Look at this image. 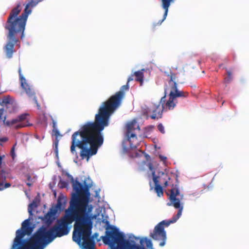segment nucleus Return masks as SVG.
I'll use <instances>...</instances> for the list:
<instances>
[{
    "label": "nucleus",
    "instance_id": "21",
    "mask_svg": "<svg viewBox=\"0 0 249 249\" xmlns=\"http://www.w3.org/2000/svg\"><path fill=\"white\" fill-rule=\"evenodd\" d=\"M158 128L161 133L164 134L165 133L164 126L161 124H158Z\"/></svg>",
    "mask_w": 249,
    "mask_h": 249
},
{
    "label": "nucleus",
    "instance_id": "10",
    "mask_svg": "<svg viewBox=\"0 0 249 249\" xmlns=\"http://www.w3.org/2000/svg\"><path fill=\"white\" fill-rule=\"evenodd\" d=\"M159 102L157 104H152L147 110L145 111V114L147 115V118L148 117V114L151 113L150 117L153 120H158L161 118L162 116L163 110L164 109V105Z\"/></svg>",
    "mask_w": 249,
    "mask_h": 249
},
{
    "label": "nucleus",
    "instance_id": "33",
    "mask_svg": "<svg viewBox=\"0 0 249 249\" xmlns=\"http://www.w3.org/2000/svg\"><path fill=\"white\" fill-rule=\"evenodd\" d=\"M61 184L62 185V186H61L62 188H64V187H66V183L65 182H64V181L61 182Z\"/></svg>",
    "mask_w": 249,
    "mask_h": 249
},
{
    "label": "nucleus",
    "instance_id": "3",
    "mask_svg": "<svg viewBox=\"0 0 249 249\" xmlns=\"http://www.w3.org/2000/svg\"><path fill=\"white\" fill-rule=\"evenodd\" d=\"M42 0H30L26 4L23 12L19 16L22 10L20 3L13 8L9 13L7 20L4 26L5 30L8 31L7 35V41L3 47V51L7 58L10 59L13 57L16 52L14 46L19 42V38L24 37V32L26 21L32 10L30 8L35 7Z\"/></svg>",
    "mask_w": 249,
    "mask_h": 249
},
{
    "label": "nucleus",
    "instance_id": "11",
    "mask_svg": "<svg viewBox=\"0 0 249 249\" xmlns=\"http://www.w3.org/2000/svg\"><path fill=\"white\" fill-rule=\"evenodd\" d=\"M140 130L139 125L135 120H133L127 124L126 135L128 138L131 146L132 145L131 139H137L136 134L135 131L136 130L139 131Z\"/></svg>",
    "mask_w": 249,
    "mask_h": 249
},
{
    "label": "nucleus",
    "instance_id": "40",
    "mask_svg": "<svg viewBox=\"0 0 249 249\" xmlns=\"http://www.w3.org/2000/svg\"><path fill=\"white\" fill-rule=\"evenodd\" d=\"M0 103H1V102H0Z\"/></svg>",
    "mask_w": 249,
    "mask_h": 249
},
{
    "label": "nucleus",
    "instance_id": "16",
    "mask_svg": "<svg viewBox=\"0 0 249 249\" xmlns=\"http://www.w3.org/2000/svg\"><path fill=\"white\" fill-rule=\"evenodd\" d=\"M144 70L142 69L141 71H137L134 72V75L135 76V80L139 82L142 86L143 81V71Z\"/></svg>",
    "mask_w": 249,
    "mask_h": 249
},
{
    "label": "nucleus",
    "instance_id": "20",
    "mask_svg": "<svg viewBox=\"0 0 249 249\" xmlns=\"http://www.w3.org/2000/svg\"><path fill=\"white\" fill-rule=\"evenodd\" d=\"M37 207V204L35 202H33L32 203H30L28 206V213H29L30 215L32 214V211L33 208Z\"/></svg>",
    "mask_w": 249,
    "mask_h": 249
},
{
    "label": "nucleus",
    "instance_id": "28",
    "mask_svg": "<svg viewBox=\"0 0 249 249\" xmlns=\"http://www.w3.org/2000/svg\"><path fill=\"white\" fill-rule=\"evenodd\" d=\"M5 158V155L0 156V167H1V165L2 163V160Z\"/></svg>",
    "mask_w": 249,
    "mask_h": 249
},
{
    "label": "nucleus",
    "instance_id": "32",
    "mask_svg": "<svg viewBox=\"0 0 249 249\" xmlns=\"http://www.w3.org/2000/svg\"><path fill=\"white\" fill-rule=\"evenodd\" d=\"M4 189V187H3V184L2 182H0V190H2Z\"/></svg>",
    "mask_w": 249,
    "mask_h": 249
},
{
    "label": "nucleus",
    "instance_id": "26",
    "mask_svg": "<svg viewBox=\"0 0 249 249\" xmlns=\"http://www.w3.org/2000/svg\"><path fill=\"white\" fill-rule=\"evenodd\" d=\"M53 132H54V135L56 137H58V136L60 135L59 132L57 129H53Z\"/></svg>",
    "mask_w": 249,
    "mask_h": 249
},
{
    "label": "nucleus",
    "instance_id": "22",
    "mask_svg": "<svg viewBox=\"0 0 249 249\" xmlns=\"http://www.w3.org/2000/svg\"><path fill=\"white\" fill-rule=\"evenodd\" d=\"M154 128V126L153 125H148L147 127L145 128V131L147 132L151 131Z\"/></svg>",
    "mask_w": 249,
    "mask_h": 249
},
{
    "label": "nucleus",
    "instance_id": "37",
    "mask_svg": "<svg viewBox=\"0 0 249 249\" xmlns=\"http://www.w3.org/2000/svg\"><path fill=\"white\" fill-rule=\"evenodd\" d=\"M106 223L107 224H108V225L109 224V222L107 220L106 221Z\"/></svg>",
    "mask_w": 249,
    "mask_h": 249
},
{
    "label": "nucleus",
    "instance_id": "13",
    "mask_svg": "<svg viewBox=\"0 0 249 249\" xmlns=\"http://www.w3.org/2000/svg\"><path fill=\"white\" fill-rule=\"evenodd\" d=\"M161 1V6L163 9L164 10V13L163 15V18L159 21L158 24L160 25L161 23L165 19L167 13L168 12V8L171 4V3L174 1V0H160Z\"/></svg>",
    "mask_w": 249,
    "mask_h": 249
},
{
    "label": "nucleus",
    "instance_id": "7",
    "mask_svg": "<svg viewBox=\"0 0 249 249\" xmlns=\"http://www.w3.org/2000/svg\"><path fill=\"white\" fill-rule=\"evenodd\" d=\"M30 219L25 220L22 223L21 229L16 231V236L14 240L13 249H43L42 245L39 244L38 247L34 248V245L30 243L31 239L34 236V234L28 240H23V238L26 235H30L32 231V228L30 227Z\"/></svg>",
    "mask_w": 249,
    "mask_h": 249
},
{
    "label": "nucleus",
    "instance_id": "23",
    "mask_svg": "<svg viewBox=\"0 0 249 249\" xmlns=\"http://www.w3.org/2000/svg\"><path fill=\"white\" fill-rule=\"evenodd\" d=\"M0 175L1 178H3L4 179H6V176H5L6 172L4 170H1L0 171Z\"/></svg>",
    "mask_w": 249,
    "mask_h": 249
},
{
    "label": "nucleus",
    "instance_id": "9",
    "mask_svg": "<svg viewBox=\"0 0 249 249\" xmlns=\"http://www.w3.org/2000/svg\"><path fill=\"white\" fill-rule=\"evenodd\" d=\"M152 175L153 176V181L155 183V190L157 195L159 197H161L163 195V191L162 187L160 185V183H162V180H165L163 182L164 187H166L168 185V179H170V178L168 177L167 174L162 173L161 177H157L155 175V172H153Z\"/></svg>",
    "mask_w": 249,
    "mask_h": 249
},
{
    "label": "nucleus",
    "instance_id": "15",
    "mask_svg": "<svg viewBox=\"0 0 249 249\" xmlns=\"http://www.w3.org/2000/svg\"><path fill=\"white\" fill-rule=\"evenodd\" d=\"M57 210L55 209H51L48 213L45 215V218L48 222H51L54 218V216Z\"/></svg>",
    "mask_w": 249,
    "mask_h": 249
},
{
    "label": "nucleus",
    "instance_id": "31",
    "mask_svg": "<svg viewBox=\"0 0 249 249\" xmlns=\"http://www.w3.org/2000/svg\"><path fill=\"white\" fill-rule=\"evenodd\" d=\"M10 186H11V184L9 183H6L4 185H3L4 189L7 188Z\"/></svg>",
    "mask_w": 249,
    "mask_h": 249
},
{
    "label": "nucleus",
    "instance_id": "34",
    "mask_svg": "<svg viewBox=\"0 0 249 249\" xmlns=\"http://www.w3.org/2000/svg\"><path fill=\"white\" fill-rule=\"evenodd\" d=\"M148 166L150 170L152 171L153 169L152 164L151 163H149Z\"/></svg>",
    "mask_w": 249,
    "mask_h": 249
},
{
    "label": "nucleus",
    "instance_id": "17",
    "mask_svg": "<svg viewBox=\"0 0 249 249\" xmlns=\"http://www.w3.org/2000/svg\"><path fill=\"white\" fill-rule=\"evenodd\" d=\"M12 104L13 101L11 97L10 96H6L2 99L0 105L2 106H6L7 107L8 105H12Z\"/></svg>",
    "mask_w": 249,
    "mask_h": 249
},
{
    "label": "nucleus",
    "instance_id": "1",
    "mask_svg": "<svg viewBox=\"0 0 249 249\" xmlns=\"http://www.w3.org/2000/svg\"><path fill=\"white\" fill-rule=\"evenodd\" d=\"M132 75L129 77L126 85L121 87L120 90L104 102L96 114L93 122H87L71 136V151L76 152L75 148H79L80 157L89 160L90 157L97 153L98 148L103 143L102 131L109 124L111 115L121 104L125 91L129 89L128 83L133 80Z\"/></svg>",
    "mask_w": 249,
    "mask_h": 249
},
{
    "label": "nucleus",
    "instance_id": "36",
    "mask_svg": "<svg viewBox=\"0 0 249 249\" xmlns=\"http://www.w3.org/2000/svg\"><path fill=\"white\" fill-rule=\"evenodd\" d=\"M31 178V177L29 175H28L27 176L28 180L29 181V180H30Z\"/></svg>",
    "mask_w": 249,
    "mask_h": 249
},
{
    "label": "nucleus",
    "instance_id": "29",
    "mask_svg": "<svg viewBox=\"0 0 249 249\" xmlns=\"http://www.w3.org/2000/svg\"><path fill=\"white\" fill-rule=\"evenodd\" d=\"M159 158L161 160L163 161H165L167 159L166 157L162 155H160Z\"/></svg>",
    "mask_w": 249,
    "mask_h": 249
},
{
    "label": "nucleus",
    "instance_id": "14",
    "mask_svg": "<svg viewBox=\"0 0 249 249\" xmlns=\"http://www.w3.org/2000/svg\"><path fill=\"white\" fill-rule=\"evenodd\" d=\"M66 201V199L64 197L59 196L57 199L56 208L59 210H63L65 206Z\"/></svg>",
    "mask_w": 249,
    "mask_h": 249
},
{
    "label": "nucleus",
    "instance_id": "12",
    "mask_svg": "<svg viewBox=\"0 0 249 249\" xmlns=\"http://www.w3.org/2000/svg\"><path fill=\"white\" fill-rule=\"evenodd\" d=\"M28 115V114L26 113L20 115L16 119H13L10 121H7V122H6V125L10 126L17 123L19 122L20 123L16 126L17 128L26 126L28 125V124L22 123V122L26 120Z\"/></svg>",
    "mask_w": 249,
    "mask_h": 249
},
{
    "label": "nucleus",
    "instance_id": "27",
    "mask_svg": "<svg viewBox=\"0 0 249 249\" xmlns=\"http://www.w3.org/2000/svg\"><path fill=\"white\" fill-rule=\"evenodd\" d=\"M55 152L56 153V156H57L58 155V148H57L58 142H55Z\"/></svg>",
    "mask_w": 249,
    "mask_h": 249
},
{
    "label": "nucleus",
    "instance_id": "8",
    "mask_svg": "<svg viewBox=\"0 0 249 249\" xmlns=\"http://www.w3.org/2000/svg\"><path fill=\"white\" fill-rule=\"evenodd\" d=\"M18 71L21 88L29 98H33L36 105L37 109H40L41 108V107L37 102L36 97V96L35 90L34 87L27 82L21 73V69L20 67H19Z\"/></svg>",
    "mask_w": 249,
    "mask_h": 249
},
{
    "label": "nucleus",
    "instance_id": "2",
    "mask_svg": "<svg viewBox=\"0 0 249 249\" xmlns=\"http://www.w3.org/2000/svg\"><path fill=\"white\" fill-rule=\"evenodd\" d=\"M87 210V206L70 204L69 207L66 210L65 215L57 220L56 223L49 230L43 227L38 229L31 239L30 243L33 244L34 248L35 249L39 244H42L43 246L52 242L57 237H60L68 234L71 229L69 225L73 221H75V224L72 238L74 241H76L75 226L76 221L79 219H84Z\"/></svg>",
    "mask_w": 249,
    "mask_h": 249
},
{
    "label": "nucleus",
    "instance_id": "38",
    "mask_svg": "<svg viewBox=\"0 0 249 249\" xmlns=\"http://www.w3.org/2000/svg\"><path fill=\"white\" fill-rule=\"evenodd\" d=\"M145 156H146V157H149V155H145Z\"/></svg>",
    "mask_w": 249,
    "mask_h": 249
},
{
    "label": "nucleus",
    "instance_id": "5",
    "mask_svg": "<svg viewBox=\"0 0 249 249\" xmlns=\"http://www.w3.org/2000/svg\"><path fill=\"white\" fill-rule=\"evenodd\" d=\"M164 73L169 77V80L168 82V85L164 88L165 95L161 98L160 103L164 105V109L172 110L177 103V98L186 97L188 95V93L178 89L176 73L171 71H165Z\"/></svg>",
    "mask_w": 249,
    "mask_h": 249
},
{
    "label": "nucleus",
    "instance_id": "39",
    "mask_svg": "<svg viewBox=\"0 0 249 249\" xmlns=\"http://www.w3.org/2000/svg\"><path fill=\"white\" fill-rule=\"evenodd\" d=\"M140 151L142 153H144V152H143V151H141V150H140Z\"/></svg>",
    "mask_w": 249,
    "mask_h": 249
},
{
    "label": "nucleus",
    "instance_id": "4",
    "mask_svg": "<svg viewBox=\"0 0 249 249\" xmlns=\"http://www.w3.org/2000/svg\"><path fill=\"white\" fill-rule=\"evenodd\" d=\"M183 195L180 194L179 190L177 186L172 185V188L170 190L169 199L170 203H168V206H173L176 209H178V212L175 217L171 220H163L157 224L153 233L150 234L151 237L156 240H161L160 245L163 246L165 244L166 239V232L164 231V226L168 227L171 223H173L180 217L183 210V206H181L180 201L183 199Z\"/></svg>",
    "mask_w": 249,
    "mask_h": 249
},
{
    "label": "nucleus",
    "instance_id": "24",
    "mask_svg": "<svg viewBox=\"0 0 249 249\" xmlns=\"http://www.w3.org/2000/svg\"><path fill=\"white\" fill-rule=\"evenodd\" d=\"M16 144L15 145L13 146V147L11 149V156L12 157V158L14 159L15 158V146Z\"/></svg>",
    "mask_w": 249,
    "mask_h": 249
},
{
    "label": "nucleus",
    "instance_id": "25",
    "mask_svg": "<svg viewBox=\"0 0 249 249\" xmlns=\"http://www.w3.org/2000/svg\"><path fill=\"white\" fill-rule=\"evenodd\" d=\"M227 74L228 75V77L227 79H226V80L227 81H230L231 79V72L230 71H228Z\"/></svg>",
    "mask_w": 249,
    "mask_h": 249
},
{
    "label": "nucleus",
    "instance_id": "6",
    "mask_svg": "<svg viewBox=\"0 0 249 249\" xmlns=\"http://www.w3.org/2000/svg\"><path fill=\"white\" fill-rule=\"evenodd\" d=\"M67 176L71 180L73 191L75 193L73 194L72 198L70 202V204L75 205L89 206V189L91 187L90 184H86L84 182V186L80 183L77 180H74L73 177L66 173Z\"/></svg>",
    "mask_w": 249,
    "mask_h": 249
},
{
    "label": "nucleus",
    "instance_id": "35",
    "mask_svg": "<svg viewBox=\"0 0 249 249\" xmlns=\"http://www.w3.org/2000/svg\"><path fill=\"white\" fill-rule=\"evenodd\" d=\"M27 185H28V186H32V183H30V182H27L26 183Z\"/></svg>",
    "mask_w": 249,
    "mask_h": 249
},
{
    "label": "nucleus",
    "instance_id": "18",
    "mask_svg": "<svg viewBox=\"0 0 249 249\" xmlns=\"http://www.w3.org/2000/svg\"><path fill=\"white\" fill-rule=\"evenodd\" d=\"M144 242L145 243L146 246L147 248L151 249L152 248V243L150 240L148 239L146 237L141 239L140 240L141 244L142 245Z\"/></svg>",
    "mask_w": 249,
    "mask_h": 249
},
{
    "label": "nucleus",
    "instance_id": "19",
    "mask_svg": "<svg viewBox=\"0 0 249 249\" xmlns=\"http://www.w3.org/2000/svg\"><path fill=\"white\" fill-rule=\"evenodd\" d=\"M3 113L4 109H0V121H2L6 125V122H7L8 121L6 120V116L3 115Z\"/></svg>",
    "mask_w": 249,
    "mask_h": 249
},
{
    "label": "nucleus",
    "instance_id": "30",
    "mask_svg": "<svg viewBox=\"0 0 249 249\" xmlns=\"http://www.w3.org/2000/svg\"><path fill=\"white\" fill-rule=\"evenodd\" d=\"M8 141V138L6 137H3L1 138H0V142H6Z\"/></svg>",
    "mask_w": 249,
    "mask_h": 249
}]
</instances>
